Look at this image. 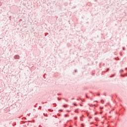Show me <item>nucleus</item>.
I'll return each mask as SVG.
<instances>
[{"mask_svg":"<svg viewBox=\"0 0 127 127\" xmlns=\"http://www.w3.org/2000/svg\"><path fill=\"white\" fill-rule=\"evenodd\" d=\"M59 101H61L62 100V98H60L59 97L58 98Z\"/></svg>","mask_w":127,"mask_h":127,"instance_id":"1a4fd4ad","label":"nucleus"},{"mask_svg":"<svg viewBox=\"0 0 127 127\" xmlns=\"http://www.w3.org/2000/svg\"><path fill=\"white\" fill-rule=\"evenodd\" d=\"M114 59L115 60H120V59H119V58H115Z\"/></svg>","mask_w":127,"mask_h":127,"instance_id":"39448f33","label":"nucleus"},{"mask_svg":"<svg viewBox=\"0 0 127 127\" xmlns=\"http://www.w3.org/2000/svg\"><path fill=\"white\" fill-rule=\"evenodd\" d=\"M69 127H71V126H69Z\"/></svg>","mask_w":127,"mask_h":127,"instance_id":"a18cd8bd","label":"nucleus"},{"mask_svg":"<svg viewBox=\"0 0 127 127\" xmlns=\"http://www.w3.org/2000/svg\"><path fill=\"white\" fill-rule=\"evenodd\" d=\"M102 124H104V122H102Z\"/></svg>","mask_w":127,"mask_h":127,"instance_id":"c9c22d12","label":"nucleus"},{"mask_svg":"<svg viewBox=\"0 0 127 127\" xmlns=\"http://www.w3.org/2000/svg\"><path fill=\"white\" fill-rule=\"evenodd\" d=\"M95 120L96 122H99V121L98 118H95Z\"/></svg>","mask_w":127,"mask_h":127,"instance_id":"20e7f679","label":"nucleus"},{"mask_svg":"<svg viewBox=\"0 0 127 127\" xmlns=\"http://www.w3.org/2000/svg\"><path fill=\"white\" fill-rule=\"evenodd\" d=\"M74 120H77V117H74Z\"/></svg>","mask_w":127,"mask_h":127,"instance_id":"5701e85b","label":"nucleus"},{"mask_svg":"<svg viewBox=\"0 0 127 127\" xmlns=\"http://www.w3.org/2000/svg\"><path fill=\"white\" fill-rule=\"evenodd\" d=\"M67 117H68V115L65 114V115H64V117H65V118H67Z\"/></svg>","mask_w":127,"mask_h":127,"instance_id":"9d476101","label":"nucleus"},{"mask_svg":"<svg viewBox=\"0 0 127 127\" xmlns=\"http://www.w3.org/2000/svg\"><path fill=\"white\" fill-rule=\"evenodd\" d=\"M59 112H63V110H62V109H60V110H59Z\"/></svg>","mask_w":127,"mask_h":127,"instance_id":"a211bd4d","label":"nucleus"},{"mask_svg":"<svg viewBox=\"0 0 127 127\" xmlns=\"http://www.w3.org/2000/svg\"><path fill=\"white\" fill-rule=\"evenodd\" d=\"M90 93H92V91H90Z\"/></svg>","mask_w":127,"mask_h":127,"instance_id":"58836bf2","label":"nucleus"},{"mask_svg":"<svg viewBox=\"0 0 127 127\" xmlns=\"http://www.w3.org/2000/svg\"><path fill=\"white\" fill-rule=\"evenodd\" d=\"M74 72H77V70H75Z\"/></svg>","mask_w":127,"mask_h":127,"instance_id":"a878e982","label":"nucleus"},{"mask_svg":"<svg viewBox=\"0 0 127 127\" xmlns=\"http://www.w3.org/2000/svg\"><path fill=\"white\" fill-rule=\"evenodd\" d=\"M109 70H110V68H107L106 69V71L105 72H108V71H109Z\"/></svg>","mask_w":127,"mask_h":127,"instance_id":"423d86ee","label":"nucleus"},{"mask_svg":"<svg viewBox=\"0 0 127 127\" xmlns=\"http://www.w3.org/2000/svg\"><path fill=\"white\" fill-rule=\"evenodd\" d=\"M54 117H55V118H57V116H55Z\"/></svg>","mask_w":127,"mask_h":127,"instance_id":"b1692460","label":"nucleus"},{"mask_svg":"<svg viewBox=\"0 0 127 127\" xmlns=\"http://www.w3.org/2000/svg\"><path fill=\"white\" fill-rule=\"evenodd\" d=\"M73 105H74V106H77V104H76V103H73Z\"/></svg>","mask_w":127,"mask_h":127,"instance_id":"f3484780","label":"nucleus"},{"mask_svg":"<svg viewBox=\"0 0 127 127\" xmlns=\"http://www.w3.org/2000/svg\"><path fill=\"white\" fill-rule=\"evenodd\" d=\"M126 70H127V68H126Z\"/></svg>","mask_w":127,"mask_h":127,"instance_id":"4c0bfd02","label":"nucleus"},{"mask_svg":"<svg viewBox=\"0 0 127 127\" xmlns=\"http://www.w3.org/2000/svg\"><path fill=\"white\" fill-rule=\"evenodd\" d=\"M63 107H64V108H66L67 107V106H66V105H64Z\"/></svg>","mask_w":127,"mask_h":127,"instance_id":"f8f14e48","label":"nucleus"},{"mask_svg":"<svg viewBox=\"0 0 127 127\" xmlns=\"http://www.w3.org/2000/svg\"><path fill=\"white\" fill-rule=\"evenodd\" d=\"M77 101H79V99H77Z\"/></svg>","mask_w":127,"mask_h":127,"instance_id":"c85d7f7f","label":"nucleus"},{"mask_svg":"<svg viewBox=\"0 0 127 127\" xmlns=\"http://www.w3.org/2000/svg\"><path fill=\"white\" fill-rule=\"evenodd\" d=\"M14 59H18L19 60L20 58V57L18 55H16L14 57Z\"/></svg>","mask_w":127,"mask_h":127,"instance_id":"f257e3e1","label":"nucleus"},{"mask_svg":"<svg viewBox=\"0 0 127 127\" xmlns=\"http://www.w3.org/2000/svg\"><path fill=\"white\" fill-rule=\"evenodd\" d=\"M121 77H125V76H127V73L124 74H121Z\"/></svg>","mask_w":127,"mask_h":127,"instance_id":"7ed1b4c3","label":"nucleus"},{"mask_svg":"<svg viewBox=\"0 0 127 127\" xmlns=\"http://www.w3.org/2000/svg\"><path fill=\"white\" fill-rule=\"evenodd\" d=\"M114 76H115V74L110 75V78H112V77H114Z\"/></svg>","mask_w":127,"mask_h":127,"instance_id":"6e6552de","label":"nucleus"},{"mask_svg":"<svg viewBox=\"0 0 127 127\" xmlns=\"http://www.w3.org/2000/svg\"><path fill=\"white\" fill-rule=\"evenodd\" d=\"M53 105H55V107H56L57 106V104H56V103H54Z\"/></svg>","mask_w":127,"mask_h":127,"instance_id":"4468645a","label":"nucleus"},{"mask_svg":"<svg viewBox=\"0 0 127 127\" xmlns=\"http://www.w3.org/2000/svg\"><path fill=\"white\" fill-rule=\"evenodd\" d=\"M80 119H82V117H80Z\"/></svg>","mask_w":127,"mask_h":127,"instance_id":"a19ab883","label":"nucleus"},{"mask_svg":"<svg viewBox=\"0 0 127 127\" xmlns=\"http://www.w3.org/2000/svg\"><path fill=\"white\" fill-rule=\"evenodd\" d=\"M53 105H55V107H56L57 106V104H56V103H54Z\"/></svg>","mask_w":127,"mask_h":127,"instance_id":"ddd939ff","label":"nucleus"},{"mask_svg":"<svg viewBox=\"0 0 127 127\" xmlns=\"http://www.w3.org/2000/svg\"><path fill=\"white\" fill-rule=\"evenodd\" d=\"M81 126H84V124H81Z\"/></svg>","mask_w":127,"mask_h":127,"instance_id":"2f4dec72","label":"nucleus"},{"mask_svg":"<svg viewBox=\"0 0 127 127\" xmlns=\"http://www.w3.org/2000/svg\"><path fill=\"white\" fill-rule=\"evenodd\" d=\"M74 112H75V113H79V109L78 108V109H75Z\"/></svg>","mask_w":127,"mask_h":127,"instance_id":"f03ea898","label":"nucleus"},{"mask_svg":"<svg viewBox=\"0 0 127 127\" xmlns=\"http://www.w3.org/2000/svg\"><path fill=\"white\" fill-rule=\"evenodd\" d=\"M86 98H87L88 99H89V97L87 96V95H86Z\"/></svg>","mask_w":127,"mask_h":127,"instance_id":"4be33fe9","label":"nucleus"},{"mask_svg":"<svg viewBox=\"0 0 127 127\" xmlns=\"http://www.w3.org/2000/svg\"><path fill=\"white\" fill-rule=\"evenodd\" d=\"M89 119H92V117L89 118Z\"/></svg>","mask_w":127,"mask_h":127,"instance_id":"e433bc0d","label":"nucleus"},{"mask_svg":"<svg viewBox=\"0 0 127 127\" xmlns=\"http://www.w3.org/2000/svg\"><path fill=\"white\" fill-rule=\"evenodd\" d=\"M82 102H84V100H82Z\"/></svg>","mask_w":127,"mask_h":127,"instance_id":"f704fd0d","label":"nucleus"},{"mask_svg":"<svg viewBox=\"0 0 127 127\" xmlns=\"http://www.w3.org/2000/svg\"><path fill=\"white\" fill-rule=\"evenodd\" d=\"M49 111H50V109H49Z\"/></svg>","mask_w":127,"mask_h":127,"instance_id":"c03bdc74","label":"nucleus"},{"mask_svg":"<svg viewBox=\"0 0 127 127\" xmlns=\"http://www.w3.org/2000/svg\"><path fill=\"white\" fill-rule=\"evenodd\" d=\"M80 106H82V105H81V104H80Z\"/></svg>","mask_w":127,"mask_h":127,"instance_id":"79ce46f5","label":"nucleus"},{"mask_svg":"<svg viewBox=\"0 0 127 127\" xmlns=\"http://www.w3.org/2000/svg\"><path fill=\"white\" fill-rule=\"evenodd\" d=\"M96 127H98V125H96Z\"/></svg>","mask_w":127,"mask_h":127,"instance_id":"37998d69","label":"nucleus"},{"mask_svg":"<svg viewBox=\"0 0 127 127\" xmlns=\"http://www.w3.org/2000/svg\"><path fill=\"white\" fill-rule=\"evenodd\" d=\"M47 102H45V104H47Z\"/></svg>","mask_w":127,"mask_h":127,"instance_id":"c756f323","label":"nucleus"},{"mask_svg":"<svg viewBox=\"0 0 127 127\" xmlns=\"http://www.w3.org/2000/svg\"><path fill=\"white\" fill-rule=\"evenodd\" d=\"M104 96H106V93H104Z\"/></svg>","mask_w":127,"mask_h":127,"instance_id":"bb28decb","label":"nucleus"},{"mask_svg":"<svg viewBox=\"0 0 127 127\" xmlns=\"http://www.w3.org/2000/svg\"><path fill=\"white\" fill-rule=\"evenodd\" d=\"M63 99H64V100H65V101H66V102H68V100L65 99H64V98H63Z\"/></svg>","mask_w":127,"mask_h":127,"instance_id":"dca6fc26","label":"nucleus"},{"mask_svg":"<svg viewBox=\"0 0 127 127\" xmlns=\"http://www.w3.org/2000/svg\"><path fill=\"white\" fill-rule=\"evenodd\" d=\"M45 102H42V104H45Z\"/></svg>","mask_w":127,"mask_h":127,"instance_id":"cd10ccee","label":"nucleus"},{"mask_svg":"<svg viewBox=\"0 0 127 127\" xmlns=\"http://www.w3.org/2000/svg\"><path fill=\"white\" fill-rule=\"evenodd\" d=\"M53 105H55V107H56L57 106V104H56V103H54Z\"/></svg>","mask_w":127,"mask_h":127,"instance_id":"2eb2a0df","label":"nucleus"},{"mask_svg":"<svg viewBox=\"0 0 127 127\" xmlns=\"http://www.w3.org/2000/svg\"><path fill=\"white\" fill-rule=\"evenodd\" d=\"M64 126H67V124H65Z\"/></svg>","mask_w":127,"mask_h":127,"instance_id":"473e14b6","label":"nucleus"},{"mask_svg":"<svg viewBox=\"0 0 127 127\" xmlns=\"http://www.w3.org/2000/svg\"><path fill=\"white\" fill-rule=\"evenodd\" d=\"M58 95L59 96H61V93H59V94H58Z\"/></svg>","mask_w":127,"mask_h":127,"instance_id":"6ab92c4d","label":"nucleus"},{"mask_svg":"<svg viewBox=\"0 0 127 127\" xmlns=\"http://www.w3.org/2000/svg\"><path fill=\"white\" fill-rule=\"evenodd\" d=\"M100 93H98L97 94V96H100Z\"/></svg>","mask_w":127,"mask_h":127,"instance_id":"aec40b11","label":"nucleus"},{"mask_svg":"<svg viewBox=\"0 0 127 127\" xmlns=\"http://www.w3.org/2000/svg\"><path fill=\"white\" fill-rule=\"evenodd\" d=\"M66 112H70V111H69L67 110V111H66Z\"/></svg>","mask_w":127,"mask_h":127,"instance_id":"7c9ffc66","label":"nucleus"},{"mask_svg":"<svg viewBox=\"0 0 127 127\" xmlns=\"http://www.w3.org/2000/svg\"><path fill=\"white\" fill-rule=\"evenodd\" d=\"M100 114H102V112H101Z\"/></svg>","mask_w":127,"mask_h":127,"instance_id":"ea45409f","label":"nucleus"},{"mask_svg":"<svg viewBox=\"0 0 127 127\" xmlns=\"http://www.w3.org/2000/svg\"><path fill=\"white\" fill-rule=\"evenodd\" d=\"M75 98H71V100H74Z\"/></svg>","mask_w":127,"mask_h":127,"instance_id":"393cba45","label":"nucleus"},{"mask_svg":"<svg viewBox=\"0 0 127 127\" xmlns=\"http://www.w3.org/2000/svg\"><path fill=\"white\" fill-rule=\"evenodd\" d=\"M92 98H90V100H92Z\"/></svg>","mask_w":127,"mask_h":127,"instance_id":"72a5a7b5","label":"nucleus"},{"mask_svg":"<svg viewBox=\"0 0 127 127\" xmlns=\"http://www.w3.org/2000/svg\"><path fill=\"white\" fill-rule=\"evenodd\" d=\"M123 50H126V49L125 48V47H123Z\"/></svg>","mask_w":127,"mask_h":127,"instance_id":"412c9836","label":"nucleus"},{"mask_svg":"<svg viewBox=\"0 0 127 127\" xmlns=\"http://www.w3.org/2000/svg\"><path fill=\"white\" fill-rule=\"evenodd\" d=\"M123 72H124V70L121 69V70H120V72H121V73H123Z\"/></svg>","mask_w":127,"mask_h":127,"instance_id":"9b49d317","label":"nucleus"},{"mask_svg":"<svg viewBox=\"0 0 127 127\" xmlns=\"http://www.w3.org/2000/svg\"><path fill=\"white\" fill-rule=\"evenodd\" d=\"M101 103H102V104H104V100H103V99H102V100H101Z\"/></svg>","mask_w":127,"mask_h":127,"instance_id":"0eeeda50","label":"nucleus"}]
</instances>
